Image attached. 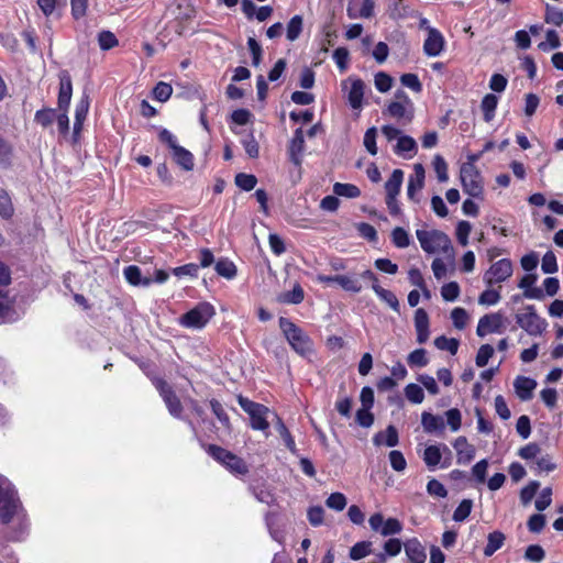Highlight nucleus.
<instances>
[{"label":"nucleus","instance_id":"1","mask_svg":"<svg viewBox=\"0 0 563 563\" xmlns=\"http://www.w3.org/2000/svg\"><path fill=\"white\" fill-rule=\"evenodd\" d=\"M18 518L24 527L26 516L14 485L0 474V523L8 525Z\"/></svg>","mask_w":563,"mask_h":563},{"label":"nucleus","instance_id":"2","mask_svg":"<svg viewBox=\"0 0 563 563\" xmlns=\"http://www.w3.org/2000/svg\"><path fill=\"white\" fill-rule=\"evenodd\" d=\"M382 134L388 143L395 142L393 152L398 157L411 159L418 153V144L416 140L405 134L400 129L391 124H385L380 128Z\"/></svg>","mask_w":563,"mask_h":563},{"label":"nucleus","instance_id":"3","mask_svg":"<svg viewBox=\"0 0 563 563\" xmlns=\"http://www.w3.org/2000/svg\"><path fill=\"white\" fill-rule=\"evenodd\" d=\"M282 329L291 349L302 357H309L313 352V342L310 336L297 324L287 318H279Z\"/></svg>","mask_w":563,"mask_h":563},{"label":"nucleus","instance_id":"4","mask_svg":"<svg viewBox=\"0 0 563 563\" xmlns=\"http://www.w3.org/2000/svg\"><path fill=\"white\" fill-rule=\"evenodd\" d=\"M383 114L395 119L399 124L407 125L415 117L413 102L404 90H397L395 99L388 103Z\"/></svg>","mask_w":563,"mask_h":563},{"label":"nucleus","instance_id":"5","mask_svg":"<svg viewBox=\"0 0 563 563\" xmlns=\"http://www.w3.org/2000/svg\"><path fill=\"white\" fill-rule=\"evenodd\" d=\"M417 239L421 249L429 254L434 253H450L452 252V244L450 238L439 230H417Z\"/></svg>","mask_w":563,"mask_h":563},{"label":"nucleus","instance_id":"6","mask_svg":"<svg viewBox=\"0 0 563 563\" xmlns=\"http://www.w3.org/2000/svg\"><path fill=\"white\" fill-rule=\"evenodd\" d=\"M517 324L531 336H540L548 328L545 319L541 318L532 305L526 306L516 314Z\"/></svg>","mask_w":563,"mask_h":563},{"label":"nucleus","instance_id":"7","mask_svg":"<svg viewBox=\"0 0 563 563\" xmlns=\"http://www.w3.org/2000/svg\"><path fill=\"white\" fill-rule=\"evenodd\" d=\"M239 405L250 416L251 427L254 430L266 431L269 428L268 417L273 416L266 406L249 400L244 397H239Z\"/></svg>","mask_w":563,"mask_h":563},{"label":"nucleus","instance_id":"8","mask_svg":"<svg viewBox=\"0 0 563 563\" xmlns=\"http://www.w3.org/2000/svg\"><path fill=\"white\" fill-rule=\"evenodd\" d=\"M216 314L214 307L207 302H199L196 307L180 317L179 323L189 329H202Z\"/></svg>","mask_w":563,"mask_h":563},{"label":"nucleus","instance_id":"9","mask_svg":"<svg viewBox=\"0 0 563 563\" xmlns=\"http://www.w3.org/2000/svg\"><path fill=\"white\" fill-rule=\"evenodd\" d=\"M208 453L234 475L249 473V467L241 457L221 446L211 444L208 448Z\"/></svg>","mask_w":563,"mask_h":563},{"label":"nucleus","instance_id":"10","mask_svg":"<svg viewBox=\"0 0 563 563\" xmlns=\"http://www.w3.org/2000/svg\"><path fill=\"white\" fill-rule=\"evenodd\" d=\"M422 460L429 470L448 468L452 463L451 451L445 444H432L424 449Z\"/></svg>","mask_w":563,"mask_h":563},{"label":"nucleus","instance_id":"11","mask_svg":"<svg viewBox=\"0 0 563 563\" xmlns=\"http://www.w3.org/2000/svg\"><path fill=\"white\" fill-rule=\"evenodd\" d=\"M460 176L463 189L466 194L472 197H478L483 192L482 177L473 164H463Z\"/></svg>","mask_w":563,"mask_h":563},{"label":"nucleus","instance_id":"12","mask_svg":"<svg viewBox=\"0 0 563 563\" xmlns=\"http://www.w3.org/2000/svg\"><path fill=\"white\" fill-rule=\"evenodd\" d=\"M514 272L512 263L508 258H501L490 265L483 279L488 287L506 282Z\"/></svg>","mask_w":563,"mask_h":563},{"label":"nucleus","instance_id":"13","mask_svg":"<svg viewBox=\"0 0 563 563\" xmlns=\"http://www.w3.org/2000/svg\"><path fill=\"white\" fill-rule=\"evenodd\" d=\"M342 90L346 93L349 104L354 110L363 107L365 84L357 77L350 76L342 81Z\"/></svg>","mask_w":563,"mask_h":563},{"label":"nucleus","instance_id":"14","mask_svg":"<svg viewBox=\"0 0 563 563\" xmlns=\"http://www.w3.org/2000/svg\"><path fill=\"white\" fill-rule=\"evenodd\" d=\"M368 523L373 531L380 533L383 537L399 534L402 531V523L397 518L385 520L380 512L372 515Z\"/></svg>","mask_w":563,"mask_h":563},{"label":"nucleus","instance_id":"15","mask_svg":"<svg viewBox=\"0 0 563 563\" xmlns=\"http://www.w3.org/2000/svg\"><path fill=\"white\" fill-rule=\"evenodd\" d=\"M11 284V271L0 261V322L7 321V314L10 311L11 299L8 287Z\"/></svg>","mask_w":563,"mask_h":563},{"label":"nucleus","instance_id":"16","mask_svg":"<svg viewBox=\"0 0 563 563\" xmlns=\"http://www.w3.org/2000/svg\"><path fill=\"white\" fill-rule=\"evenodd\" d=\"M154 385L164 399L169 413L175 418H180L183 406L178 397L174 394L172 387L163 379L154 380Z\"/></svg>","mask_w":563,"mask_h":563},{"label":"nucleus","instance_id":"17","mask_svg":"<svg viewBox=\"0 0 563 563\" xmlns=\"http://www.w3.org/2000/svg\"><path fill=\"white\" fill-rule=\"evenodd\" d=\"M427 38L423 43V53L428 57L440 56L445 47V38L442 33L432 26H427Z\"/></svg>","mask_w":563,"mask_h":563},{"label":"nucleus","instance_id":"18","mask_svg":"<svg viewBox=\"0 0 563 563\" xmlns=\"http://www.w3.org/2000/svg\"><path fill=\"white\" fill-rule=\"evenodd\" d=\"M504 325V316L500 312L488 313L478 320L476 333L484 338L489 333H501Z\"/></svg>","mask_w":563,"mask_h":563},{"label":"nucleus","instance_id":"19","mask_svg":"<svg viewBox=\"0 0 563 563\" xmlns=\"http://www.w3.org/2000/svg\"><path fill=\"white\" fill-rule=\"evenodd\" d=\"M453 448L456 451V463L466 465L475 457V446L468 443L467 439L463 435L457 437L453 442Z\"/></svg>","mask_w":563,"mask_h":563},{"label":"nucleus","instance_id":"20","mask_svg":"<svg viewBox=\"0 0 563 563\" xmlns=\"http://www.w3.org/2000/svg\"><path fill=\"white\" fill-rule=\"evenodd\" d=\"M347 16L350 19H368L374 13V1L373 0H351L347 9Z\"/></svg>","mask_w":563,"mask_h":563},{"label":"nucleus","instance_id":"21","mask_svg":"<svg viewBox=\"0 0 563 563\" xmlns=\"http://www.w3.org/2000/svg\"><path fill=\"white\" fill-rule=\"evenodd\" d=\"M424 185V168L421 164H416L413 166V174L410 175L408 179L407 186V196L410 200L418 201L416 198L417 192H419Z\"/></svg>","mask_w":563,"mask_h":563},{"label":"nucleus","instance_id":"22","mask_svg":"<svg viewBox=\"0 0 563 563\" xmlns=\"http://www.w3.org/2000/svg\"><path fill=\"white\" fill-rule=\"evenodd\" d=\"M305 150V136L301 128L297 129L294 133V136L290 141L288 147V154L290 161L299 166L301 164L302 152Z\"/></svg>","mask_w":563,"mask_h":563},{"label":"nucleus","instance_id":"23","mask_svg":"<svg viewBox=\"0 0 563 563\" xmlns=\"http://www.w3.org/2000/svg\"><path fill=\"white\" fill-rule=\"evenodd\" d=\"M73 95V85L69 75L63 74L59 80V92H58V109L60 111H67Z\"/></svg>","mask_w":563,"mask_h":563},{"label":"nucleus","instance_id":"24","mask_svg":"<svg viewBox=\"0 0 563 563\" xmlns=\"http://www.w3.org/2000/svg\"><path fill=\"white\" fill-rule=\"evenodd\" d=\"M405 553L410 563H424L427 554L421 542L416 539H409L404 544Z\"/></svg>","mask_w":563,"mask_h":563},{"label":"nucleus","instance_id":"25","mask_svg":"<svg viewBox=\"0 0 563 563\" xmlns=\"http://www.w3.org/2000/svg\"><path fill=\"white\" fill-rule=\"evenodd\" d=\"M415 327L418 343H424L429 339V317L422 308L417 309L415 312Z\"/></svg>","mask_w":563,"mask_h":563},{"label":"nucleus","instance_id":"26","mask_svg":"<svg viewBox=\"0 0 563 563\" xmlns=\"http://www.w3.org/2000/svg\"><path fill=\"white\" fill-rule=\"evenodd\" d=\"M514 387L517 396L526 401L532 398V393L537 387V382L526 376H518L515 379Z\"/></svg>","mask_w":563,"mask_h":563},{"label":"nucleus","instance_id":"27","mask_svg":"<svg viewBox=\"0 0 563 563\" xmlns=\"http://www.w3.org/2000/svg\"><path fill=\"white\" fill-rule=\"evenodd\" d=\"M398 431L394 426H388L385 431L377 432L373 437V443L376 446L386 445L389 448H394L398 444Z\"/></svg>","mask_w":563,"mask_h":563},{"label":"nucleus","instance_id":"28","mask_svg":"<svg viewBox=\"0 0 563 563\" xmlns=\"http://www.w3.org/2000/svg\"><path fill=\"white\" fill-rule=\"evenodd\" d=\"M123 275L126 282L133 286H150L153 280L150 277H142V273L139 266L129 265L123 269Z\"/></svg>","mask_w":563,"mask_h":563},{"label":"nucleus","instance_id":"29","mask_svg":"<svg viewBox=\"0 0 563 563\" xmlns=\"http://www.w3.org/2000/svg\"><path fill=\"white\" fill-rule=\"evenodd\" d=\"M251 490H252V494L254 495V497L260 503H263L267 506H273L276 504V497H275L274 490L269 485H267L265 483L253 485V486H251Z\"/></svg>","mask_w":563,"mask_h":563},{"label":"nucleus","instance_id":"30","mask_svg":"<svg viewBox=\"0 0 563 563\" xmlns=\"http://www.w3.org/2000/svg\"><path fill=\"white\" fill-rule=\"evenodd\" d=\"M421 424L427 433L442 432L445 428L444 420L441 416L430 412H422Z\"/></svg>","mask_w":563,"mask_h":563},{"label":"nucleus","instance_id":"31","mask_svg":"<svg viewBox=\"0 0 563 563\" xmlns=\"http://www.w3.org/2000/svg\"><path fill=\"white\" fill-rule=\"evenodd\" d=\"M506 536L499 530H495L487 536V544L484 548V555L492 556L496 551L505 544Z\"/></svg>","mask_w":563,"mask_h":563},{"label":"nucleus","instance_id":"32","mask_svg":"<svg viewBox=\"0 0 563 563\" xmlns=\"http://www.w3.org/2000/svg\"><path fill=\"white\" fill-rule=\"evenodd\" d=\"M89 96L87 93H84L79 101L76 103L75 109V122H74V130L77 132L81 129L82 123L88 114L89 111Z\"/></svg>","mask_w":563,"mask_h":563},{"label":"nucleus","instance_id":"33","mask_svg":"<svg viewBox=\"0 0 563 563\" xmlns=\"http://www.w3.org/2000/svg\"><path fill=\"white\" fill-rule=\"evenodd\" d=\"M404 181V172L394 169L389 179L385 183L386 197H397Z\"/></svg>","mask_w":563,"mask_h":563},{"label":"nucleus","instance_id":"34","mask_svg":"<svg viewBox=\"0 0 563 563\" xmlns=\"http://www.w3.org/2000/svg\"><path fill=\"white\" fill-rule=\"evenodd\" d=\"M372 289L377 295V297L386 305H388L394 311H399V301L393 291L380 287L379 284H373Z\"/></svg>","mask_w":563,"mask_h":563},{"label":"nucleus","instance_id":"35","mask_svg":"<svg viewBox=\"0 0 563 563\" xmlns=\"http://www.w3.org/2000/svg\"><path fill=\"white\" fill-rule=\"evenodd\" d=\"M537 277L534 275H525L518 284V287L525 289L526 298H542V291L538 288H532V285L536 283Z\"/></svg>","mask_w":563,"mask_h":563},{"label":"nucleus","instance_id":"36","mask_svg":"<svg viewBox=\"0 0 563 563\" xmlns=\"http://www.w3.org/2000/svg\"><path fill=\"white\" fill-rule=\"evenodd\" d=\"M175 162L185 170L194 168V155L183 146H179L173 152Z\"/></svg>","mask_w":563,"mask_h":563},{"label":"nucleus","instance_id":"37","mask_svg":"<svg viewBox=\"0 0 563 563\" xmlns=\"http://www.w3.org/2000/svg\"><path fill=\"white\" fill-rule=\"evenodd\" d=\"M217 274L227 279H233L236 276L238 269L235 264L229 258H220L214 266Z\"/></svg>","mask_w":563,"mask_h":563},{"label":"nucleus","instance_id":"38","mask_svg":"<svg viewBox=\"0 0 563 563\" xmlns=\"http://www.w3.org/2000/svg\"><path fill=\"white\" fill-rule=\"evenodd\" d=\"M498 106V98L493 93H487L481 103V109L484 114V120L490 122L495 117V111Z\"/></svg>","mask_w":563,"mask_h":563},{"label":"nucleus","instance_id":"39","mask_svg":"<svg viewBox=\"0 0 563 563\" xmlns=\"http://www.w3.org/2000/svg\"><path fill=\"white\" fill-rule=\"evenodd\" d=\"M274 418L276 419V430L279 433L280 438L284 440L286 448L291 453H295L297 451V448L292 435L290 434L289 430L287 429L283 420L277 415H274Z\"/></svg>","mask_w":563,"mask_h":563},{"label":"nucleus","instance_id":"40","mask_svg":"<svg viewBox=\"0 0 563 563\" xmlns=\"http://www.w3.org/2000/svg\"><path fill=\"white\" fill-rule=\"evenodd\" d=\"M333 192L335 196L351 198V199L357 198L361 196L360 188L353 184L335 183L333 185Z\"/></svg>","mask_w":563,"mask_h":563},{"label":"nucleus","instance_id":"41","mask_svg":"<svg viewBox=\"0 0 563 563\" xmlns=\"http://www.w3.org/2000/svg\"><path fill=\"white\" fill-rule=\"evenodd\" d=\"M335 283L344 290L357 294L362 290V285L357 278L349 275H335Z\"/></svg>","mask_w":563,"mask_h":563},{"label":"nucleus","instance_id":"42","mask_svg":"<svg viewBox=\"0 0 563 563\" xmlns=\"http://www.w3.org/2000/svg\"><path fill=\"white\" fill-rule=\"evenodd\" d=\"M305 298V292L299 284H296L292 290L284 292L279 296V301L283 303L298 305Z\"/></svg>","mask_w":563,"mask_h":563},{"label":"nucleus","instance_id":"43","mask_svg":"<svg viewBox=\"0 0 563 563\" xmlns=\"http://www.w3.org/2000/svg\"><path fill=\"white\" fill-rule=\"evenodd\" d=\"M372 553V542L360 541L350 549V559L357 561Z\"/></svg>","mask_w":563,"mask_h":563},{"label":"nucleus","instance_id":"44","mask_svg":"<svg viewBox=\"0 0 563 563\" xmlns=\"http://www.w3.org/2000/svg\"><path fill=\"white\" fill-rule=\"evenodd\" d=\"M12 146L0 136V169L9 168L12 164Z\"/></svg>","mask_w":563,"mask_h":563},{"label":"nucleus","instance_id":"45","mask_svg":"<svg viewBox=\"0 0 563 563\" xmlns=\"http://www.w3.org/2000/svg\"><path fill=\"white\" fill-rule=\"evenodd\" d=\"M302 32V18L301 15H295L290 19L287 24L286 36L290 42L296 41Z\"/></svg>","mask_w":563,"mask_h":563},{"label":"nucleus","instance_id":"46","mask_svg":"<svg viewBox=\"0 0 563 563\" xmlns=\"http://www.w3.org/2000/svg\"><path fill=\"white\" fill-rule=\"evenodd\" d=\"M434 345L442 351H448L452 355H455L459 350L460 342L454 338H446L444 335L438 336L434 340Z\"/></svg>","mask_w":563,"mask_h":563},{"label":"nucleus","instance_id":"47","mask_svg":"<svg viewBox=\"0 0 563 563\" xmlns=\"http://www.w3.org/2000/svg\"><path fill=\"white\" fill-rule=\"evenodd\" d=\"M14 213V208L9 194L0 188V216L3 219H10Z\"/></svg>","mask_w":563,"mask_h":563},{"label":"nucleus","instance_id":"48","mask_svg":"<svg viewBox=\"0 0 563 563\" xmlns=\"http://www.w3.org/2000/svg\"><path fill=\"white\" fill-rule=\"evenodd\" d=\"M544 21L549 24L560 26L563 23V11L554 5H545Z\"/></svg>","mask_w":563,"mask_h":563},{"label":"nucleus","instance_id":"49","mask_svg":"<svg viewBox=\"0 0 563 563\" xmlns=\"http://www.w3.org/2000/svg\"><path fill=\"white\" fill-rule=\"evenodd\" d=\"M391 241L396 247L405 249L410 244V236L405 229L397 227L391 231Z\"/></svg>","mask_w":563,"mask_h":563},{"label":"nucleus","instance_id":"50","mask_svg":"<svg viewBox=\"0 0 563 563\" xmlns=\"http://www.w3.org/2000/svg\"><path fill=\"white\" fill-rule=\"evenodd\" d=\"M561 42L559 34L555 30H548L545 34V41L541 42L538 46L541 51L548 52L560 47Z\"/></svg>","mask_w":563,"mask_h":563},{"label":"nucleus","instance_id":"51","mask_svg":"<svg viewBox=\"0 0 563 563\" xmlns=\"http://www.w3.org/2000/svg\"><path fill=\"white\" fill-rule=\"evenodd\" d=\"M405 396L412 404H421L424 399L422 388L417 384H408L405 387Z\"/></svg>","mask_w":563,"mask_h":563},{"label":"nucleus","instance_id":"52","mask_svg":"<svg viewBox=\"0 0 563 563\" xmlns=\"http://www.w3.org/2000/svg\"><path fill=\"white\" fill-rule=\"evenodd\" d=\"M473 501L471 499H463L453 512V520L456 522L464 521L471 514Z\"/></svg>","mask_w":563,"mask_h":563},{"label":"nucleus","instance_id":"53","mask_svg":"<svg viewBox=\"0 0 563 563\" xmlns=\"http://www.w3.org/2000/svg\"><path fill=\"white\" fill-rule=\"evenodd\" d=\"M408 364L411 366V367H424L429 360L427 357V352L424 349H417L415 351H412L409 355H408Z\"/></svg>","mask_w":563,"mask_h":563},{"label":"nucleus","instance_id":"54","mask_svg":"<svg viewBox=\"0 0 563 563\" xmlns=\"http://www.w3.org/2000/svg\"><path fill=\"white\" fill-rule=\"evenodd\" d=\"M376 136H377V129L375 126L367 129L364 134L363 143H364L366 151L371 155H376L377 151H378L377 145H376Z\"/></svg>","mask_w":563,"mask_h":563},{"label":"nucleus","instance_id":"55","mask_svg":"<svg viewBox=\"0 0 563 563\" xmlns=\"http://www.w3.org/2000/svg\"><path fill=\"white\" fill-rule=\"evenodd\" d=\"M98 44L101 49L107 51L115 47L119 44V42L112 32L101 31L98 34Z\"/></svg>","mask_w":563,"mask_h":563},{"label":"nucleus","instance_id":"56","mask_svg":"<svg viewBox=\"0 0 563 563\" xmlns=\"http://www.w3.org/2000/svg\"><path fill=\"white\" fill-rule=\"evenodd\" d=\"M173 93V87L164 81H159L153 89V96L157 101H167Z\"/></svg>","mask_w":563,"mask_h":563},{"label":"nucleus","instance_id":"57","mask_svg":"<svg viewBox=\"0 0 563 563\" xmlns=\"http://www.w3.org/2000/svg\"><path fill=\"white\" fill-rule=\"evenodd\" d=\"M434 172L437 174L438 180L440 183H444L449 179L448 176V165L444 158L441 155H435L432 162Z\"/></svg>","mask_w":563,"mask_h":563},{"label":"nucleus","instance_id":"58","mask_svg":"<svg viewBox=\"0 0 563 563\" xmlns=\"http://www.w3.org/2000/svg\"><path fill=\"white\" fill-rule=\"evenodd\" d=\"M346 497L342 493H332L325 500L327 507L341 511L346 507Z\"/></svg>","mask_w":563,"mask_h":563},{"label":"nucleus","instance_id":"59","mask_svg":"<svg viewBox=\"0 0 563 563\" xmlns=\"http://www.w3.org/2000/svg\"><path fill=\"white\" fill-rule=\"evenodd\" d=\"M235 184L241 189L250 191L256 186L257 179L254 175L240 173L235 176Z\"/></svg>","mask_w":563,"mask_h":563},{"label":"nucleus","instance_id":"60","mask_svg":"<svg viewBox=\"0 0 563 563\" xmlns=\"http://www.w3.org/2000/svg\"><path fill=\"white\" fill-rule=\"evenodd\" d=\"M441 296L445 301H454L460 296V286L456 282H450L442 286Z\"/></svg>","mask_w":563,"mask_h":563},{"label":"nucleus","instance_id":"61","mask_svg":"<svg viewBox=\"0 0 563 563\" xmlns=\"http://www.w3.org/2000/svg\"><path fill=\"white\" fill-rule=\"evenodd\" d=\"M451 319L456 329L463 330L467 323L468 314L464 308L456 307L451 312Z\"/></svg>","mask_w":563,"mask_h":563},{"label":"nucleus","instance_id":"62","mask_svg":"<svg viewBox=\"0 0 563 563\" xmlns=\"http://www.w3.org/2000/svg\"><path fill=\"white\" fill-rule=\"evenodd\" d=\"M56 118V111L54 109H43L38 110L35 113L36 123L41 124L43 128L51 125Z\"/></svg>","mask_w":563,"mask_h":563},{"label":"nucleus","instance_id":"63","mask_svg":"<svg viewBox=\"0 0 563 563\" xmlns=\"http://www.w3.org/2000/svg\"><path fill=\"white\" fill-rule=\"evenodd\" d=\"M541 269L544 274H553L558 271L556 256L552 251H548L543 255Z\"/></svg>","mask_w":563,"mask_h":563},{"label":"nucleus","instance_id":"64","mask_svg":"<svg viewBox=\"0 0 563 563\" xmlns=\"http://www.w3.org/2000/svg\"><path fill=\"white\" fill-rule=\"evenodd\" d=\"M500 300V294L496 289H486L478 297V303L483 306H494Z\"/></svg>","mask_w":563,"mask_h":563}]
</instances>
